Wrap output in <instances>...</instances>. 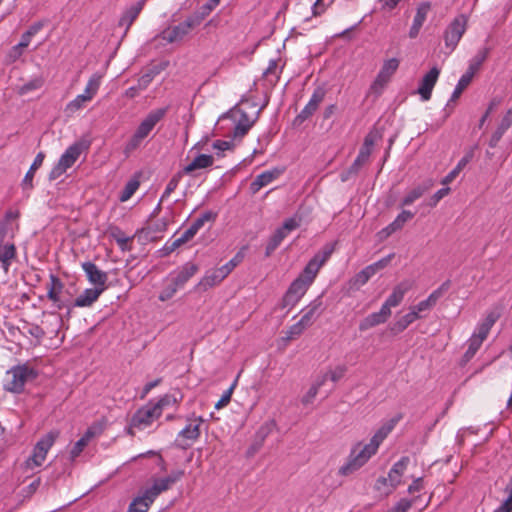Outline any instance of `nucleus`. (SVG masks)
Listing matches in <instances>:
<instances>
[{
  "label": "nucleus",
  "instance_id": "obj_58",
  "mask_svg": "<svg viewBox=\"0 0 512 512\" xmlns=\"http://www.w3.org/2000/svg\"><path fill=\"white\" fill-rule=\"evenodd\" d=\"M217 218V213L213 211H205L202 213L195 221L194 225L197 226L198 229H201L206 222H214Z\"/></svg>",
  "mask_w": 512,
  "mask_h": 512
},
{
  "label": "nucleus",
  "instance_id": "obj_54",
  "mask_svg": "<svg viewBox=\"0 0 512 512\" xmlns=\"http://www.w3.org/2000/svg\"><path fill=\"white\" fill-rule=\"evenodd\" d=\"M176 403L177 399L175 396L166 394L163 397H161L158 401H153V407H155L159 411V414L161 416L165 408L175 406Z\"/></svg>",
  "mask_w": 512,
  "mask_h": 512
},
{
  "label": "nucleus",
  "instance_id": "obj_62",
  "mask_svg": "<svg viewBox=\"0 0 512 512\" xmlns=\"http://www.w3.org/2000/svg\"><path fill=\"white\" fill-rule=\"evenodd\" d=\"M41 478L37 477L34 479L28 486L24 487L21 490V495L23 498H30L40 487Z\"/></svg>",
  "mask_w": 512,
  "mask_h": 512
},
{
  "label": "nucleus",
  "instance_id": "obj_27",
  "mask_svg": "<svg viewBox=\"0 0 512 512\" xmlns=\"http://www.w3.org/2000/svg\"><path fill=\"white\" fill-rule=\"evenodd\" d=\"M103 293V288H87L85 289L74 302H71V310L74 307H90L96 302L99 296Z\"/></svg>",
  "mask_w": 512,
  "mask_h": 512
},
{
  "label": "nucleus",
  "instance_id": "obj_55",
  "mask_svg": "<svg viewBox=\"0 0 512 512\" xmlns=\"http://www.w3.org/2000/svg\"><path fill=\"white\" fill-rule=\"evenodd\" d=\"M144 140H145V138L142 135H140L137 131H135L134 134L131 136V138L126 143V145L124 147V153L126 155H129L134 150H136L138 147H140V145L142 144V142Z\"/></svg>",
  "mask_w": 512,
  "mask_h": 512
},
{
  "label": "nucleus",
  "instance_id": "obj_7",
  "mask_svg": "<svg viewBox=\"0 0 512 512\" xmlns=\"http://www.w3.org/2000/svg\"><path fill=\"white\" fill-rule=\"evenodd\" d=\"M200 24L193 17V15L188 16L183 22L164 29L159 37L167 42V43H176L182 41L194 28L199 26Z\"/></svg>",
  "mask_w": 512,
  "mask_h": 512
},
{
  "label": "nucleus",
  "instance_id": "obj_1",
  "mask_svg": "<svg viewBox=\"0 0 512 512\" xmlns=\"http://www.w3.org/2000/svg\"><path fill=\"white\" fill-rule=\"evenodd\" d=\"M377 451L378 447L371 441L366 444L362 442L354 444L350 450L347 461L339 468L338 474L348 476L356 472L364 466Z\"/></svg>",
  "mask_w": 512,
  "mask_h": 512
},
{
  "label": "nucleus",
  "instance_id": "obj_13",
  "mask_svg": "<svg viewBox=\"0 0 512 512\" xmlns=\"http://www.w3.org/2000/svg\"><path fill=\"white\" fill-rule=\"evenodd\" d=\"M326 96V89L323 86H318L314 89L310 100L296 116L295 122L302 123L310 118L318 109L319 104L324 100Z\"/></svg>",
  "mask_w": 512,
  "mask_h": 512
},
{
  "label": "nucleus",
  "instance_id": "obj_49",
  "mask_svg": "<svg viewBox=\"0 0 512 512\" xmlns=\"http://www.w3.org/2000/svg\"><path fill=\"white\" fill-rule=\"evenodd\" d=\"M467 344L468 348L461 359V365L467 364L475 356L482 345L478 340L471 337L468 339Z\"/></svg>",
  "mask_w": 512,
  "mask_h": 512
},
{
  "label": "nucleus",
  "instance_id": "obj_17",
  "mask_svg": "<svg viewBox=\"0 0 512 512\" xmlns=\"http://www.w3.org/2000/svg\"><path fill=\"white\" fill-rule=\"evenodd\" d=\"M81 267L89 282L95 286L94 288L101 287L103 291L106 289V282L108 280L106 272L100 270L97 265L91 261L83 262Z\"/></svg>",
  "mask_w": 512,
  "mask_h": 512
},
{
  "label": "nucleus",
  "instance_id": "obj_34",
  "mask_svg": "<svg viewBox=\"0 0 512 512\" xmlns=\"http://www.w3.org/2000/svg\"><path fill=\"white\" fill-rule=\"evenodd\" d=\"M428 10H429L428 4H423L420 7H418L416 14L414 16V19H413V24L409 31L410 38H415L418 35L423 23L426 20Z\"/></svg>",
  "mask_w": 512,
  "mask_h": 512
},
{
  "label": "nucleus",
  "instance_id": "obj_20",
  "mask_svg": "<svg viewBox=\"0 0 512 512\" xmlns=\"http://www.w3.org/2000/svg\"><path fill=\"white\" fill-rule=\"evenodd\" d=\"M391 316V310H387L386 306H381L378 312L369 314L359 323L360 331H367L377 325L385 323Z\"/></svg>",
  "mask_w": 512,
  "mask_h": 512
},
{
  "label": "nucleus",
  "instance_id": "obj_38",
  "mask_svg": "<svg viewBox=\"0 0 512 512\" xmlns=\"http://www.w3.org/2000/svg\"><path fill=\"white\" fill-rule=\"evenodd\" d=\"M374 275L375 274L373 273V269L369 266H366L349 280L350 288L358 290L360 287L364 286Z\"/></svg>",
  "mask_w": 512,
  "mask_h": 512
},
{
  "label": "nucleus",
  "instance_id": "obj_60",
  "mask_svg": "<svg viewBox=\"0 0 512 512\" xmlns=\"http://www.w3.org/2000/svg\"><path fill=\"white\" fill-rule=\"evenodd\" d=\"M464 168V161H459L457 165L442 179L441 183L443 185L450 184Z\"/></svg>",
  "mask_w": 512,
  "mask_h": 512
},
{
  "label": "nucleus",
  "instance_id": "obj_14",
  "mask_svg": "<svg viewBox=\"0 0 512 512\" xmlns=\"http://www.w3.org/2000/svg\"><path fill=\"white\" fill-rule=\"evenodd\" d=\"M167 111V107L157 108L150 111L147 116L140 122L136 131L146 139L157 125V123H159L165 117Z\"/></svg>",
  "mask_w": 512,
  "mask_h": 512
},
{
  "label": "nucleus",
  "instance_id": "obj_45",
  "mask_svg": "<svg viewBox=\"0 0 512 512\" xmlns=\"http://www.w3.org/2000/svg\"><path fill=\"white\" fill-rule=\"evenodd\" d=\"M44 27L42 21L33 23L21 36L20 46L28 47L32 38Z\"/></svg>",
  "mask_w": 512,
  "mask_h": 512
},
{
  "label": "nucleus",
  "instance_id": "obj_12",
  "mask_svg": "<svg viewBox=\"0 0 512 512\" xmlns=\"http://www.w3.org/2000/svg\"><path fill=\"white\" fill-rule=\"evenodd\" d=\"M201 419H195L188 423L177 435V446L186 449L200 436Z\"/></svg>",
  "mask_w": 512,
  "mask_h": 512
},
{
  "label": "nucleus",
  "instance_id": "obj_19",
  "mask_svg": "<svg viewBox=\"0 0 512 512\" xmlns=\"http://www.w3.org/2000/svg\"><path fill=\"white\" fill-rule=\"evenodd\" d=\"M433 185L434 183L431 179L425 180L422 183L415 185L413 188L406 192L400 202V205L402 207L412 205L416 200L420 199L424 194H426L433 187Z\"/></svg>",
  "mask_w": 512,
  "mask_h": 512
},
{
  "label": "nucleus",
  "instance_id": "obj_56",
  "mask_svg": "<svg viewBox=\"0 0 512 512\" xmlns=\"http://www.w3.org/2000/svg\"><path fill=\"white\" fill-rule=\"evenodd\" d=\"M182 178V172L176 173L167 183L166 188L161 196V201L167 199L172 192L178 187Z\"/></svg>",
  "mask_w": 512,
  "mask_h": 512
},
{
  "label": "nucleus",
  "instance_id": "obj_59",
  "mask_svg": "<svg viewBox=\"0 0 512 512\" xmlns=\"http://www.w3.org/2000/svg\"><path fill=\"white\" fill-rule=\"evenodd\" d=\"M25 46H20V43L14 45L6 55V61L8 63L16 62L22 55Z\"/></svg>",
  "mask_w": 512,
  "mask_h": 512
},
{
  "label": "nucleus",
  "instance_id": "obj_16",
  "mask_svg": "<svg viewBox=\"0 0 512 512\" xmlns=\"http://www.w3.org/2000/svg\"><path fill=\"white\" fill-rule=\"evenodd\" d=\"M198 269L199 268L195 263L187 262L177 270L171 272L167 279L168 281L173 282L180 289L197 273Z\"/></svg>",
  "mask_w": 512,
  "mask_h": 512
},
{
  "label": "nucleus",
  "instance_id": "obj_39",
  "mask_svg": "<svg viewBox=\"0 0 512 512\" xmlns=\"http://www.w3.org/2000/svg\"><path fill=\"white\" fill-rule=\"evenodd\" d=\"M417 320V315L415 312L409 311L401 318H399L393 325L390 327L391 332L396 335L403 332L410 324Z\"/></svg>",
  "mask_w": 512,
  "mask_h": 512
},
{
  "label": "nucleus",
  "instance_id": "obj_61",
  "mask_svg": "<svg viewBox=\"0 0 512 512\" xmlns=\"http://www.w3.org/2000/svg\"><path fill=\"white\" fill-rule=\"evenodd\" d=\"M507 491V499L495 510V512H512V477L509 485L507 486Z\"/></svg>",
  "mask_w": 512,
  "mask_h": 512
},
{
  "label": "nucleus",
  "instance_id": "obj_31",
  "mask_svg": "<svg viewBox=\"0 0 512 512\" xmlns=\"http://www.w3.org/2000/svg\"><path fill=\"white\" fill-rule=\"evenodd\" d=\"M184 476V470L172 471L170 475L163 478H156L153 480V485L162 493L170 489V487L179 481Z\"/></svg>",
  "mask_w": 512,
  "mask_h": 512
},
{
  "label": "nucleus",
  "instance_id": "obj_37",
  "mask_svg": "<svg viewBox=\"0 0 512 512\" xmlns=\"http://www.w3.org/2000/svg\"><path fill=\"white\" fill-rule=\"evenodd\" d=\"M489 52L490 49L488 47L480 49L477 54L470 60L468 69L465 73L471 77H474L475 73L480 69L484 61L487 59Z\"/></svg>",
  "mask_w": 512,
  "mask_h": 512
},
{
  "label": "nucleus",
  "instance_id": "obj_30",
  "mask_svg": "<svg viewBox=\"0 0 512 512\" xmlns=\"http://www.w3.org/2000/svg\"><path fill=\"white\" fill-rule=\"evenodd\" d=\"M402 415L397 414L387 422H385L372 436L370 441L374 443L378 448L380 444L384 441V439L389 435V433L394 429L396 424L401 420Z\"/></svg>",
  "mask_w": 512,
  "mask_h": 512
},
{
  "label": "nucleus",
  "instance_id": "obj_21",
  "mask_svg": "<svg viewBox=\"0 0 512 512\" xmlns=\"http://www.w3.org/2000/svg\"><path fill=\"white\" fill-rule=\"evenodd\" d=\"M374 142V137L371 134H368L365 137L363 145L358 153V156L356 157L353 164L349 168V172H353L354 174L357 173L360 167L368 161L372 152Z\"/></svg>",
  "mask_w": 512,
  "mask_h": 512
},
{
  "label": "nucleus",
  "instance_id": "obj_48",
  "mask_svg": "<svg viewBox=\"0 0 512 512\" xmlns=\"http://www.w3.org/2000/svg\"><path fill=\"white\" fill-rule=\"evenodd\" d=\"M415 216V213L409 210H402L393 222L390 223L392 230H400L403 226Z\"/></svg>",
  "mask_w": 512,
  "mask_h": 512
},
{
  "label": "nucleus",
  "instance_id": "obj_4",
  "mask_svg": "<svg viewBox=\"0 0 512 512\" xmlns=\"http://www.w3.org/2000/svg\"><path fill=\"white\" fill-rule=\"evenodd\" d=\"M337 241L326 243L320 252L316 253L306 264L301 274L297 277L310 286L314 282L321 267L329 260L336 249Z\"/></svg>",
  "mask_w": 512,
  "mask_h": 512
},
{
  "label": "nucleus",
  "instance_id": "obj_24",
  "mask_svg": "<svg viewBox=\"0 0 512 512\" xmlns=\"http://www.w3.org/2000/svg\"><path fill=\"white\" fill-rule=\"evenodd\" d=\"M322 301L320 297L311 301L305 308L302 309V317L300 321L308 328L316 319L321 315Z\"/></svg>",
  "mask_w": 512,
  "mask_h": 512
},
{
  "label": "nucleus",
  "instance_id": "obj_11",
  "mask_svg": "<svg viewBox=\"0 0 512 512\" xmlns=\"http://www.w3.org/2000/svg\"><path fill=\"white\" fill-rule=\"evenodd\" d=\"M408 457H402L399 461L393 464L392 468L388 473V477H380L376 481V489L380 490L382 486H385L388 482L392 489H395L400 483L401 478L409 464Z\"/></svg>",
  "mask_w": 512,
  "mask_h": 512
},
{
  "label": "nucleus",
  "instance_id": "obj_26",
  "mask_svg": "<svg viewBox=\"0 0 512 512\" xmlns=\"http://www.w3.org/2000/svg\"><path fill=\"white\" fill-rule=\"evenodd\" d=\"M497 319H498L497 313H495V312L488 313L487 316L485 317V319L477 325L475 331L471 335V338H475L476 340H478V342H480L482 344L484 342V340L487 338L491 328L493 327V325L495 324Z\"/></svg>",
  "mask_w": 512,
  "mask_h": 512
},
{
  "label": "nucleus",
  "instance_id": "obj_18",
  "mask_svg": "<svg viewBox=\"0 0 512 512\" xmlns=\"http://www.w3.org/2000/svg\"><path fill=\"white\" fill-rule=\"evenodd\" d=\"M439 75L440 70L437 67H433L421 79L417 93L420 95L422 101L430 100L432 90L438 80Z\"/></svg>",
  "mask_w": 512,
  "mask_h": 512
},
{
  "label": "nucleus",
  "instance_id": "obj_23",
  "mask_svg": "<svg viewBox=\"0 0 512 512\" xmlns=\"http://www.w3.org/2000/svg\"><path fill=\"white\" fill-rule=\"evenodd\" d=\"M412 284L410 281H402L398 285H396L393 288L392 293L388 296L386 301L382 304L383 306H386L387 310H391L392 307L398 306L405 294L411 289Z\"/></svg>",
  "mask_w": 512,
  "mask_h": 512
},
{
  "label": "nucleus",
  "instance_id": "obj_53",
  "mask_svg": "<svg viewBox=\"0 0 512 512\" xmlns=\"http://www.w3.org/2000/svg\"><path fill=\"white\" fill-rule=\"evenodd\" d=\"M44 461L45 459L41 457V455L33 451L32 454L22 464V468L25 471H33L34 469L40 467Z\"/></svg>",
  "mask_w": 512,
  "mask_h": 512
},
{
  "label": "nucleus",
  "instance_id": "obj_50",
  "mask_svg": "<svg viewBox=\"0 0 512 512\" xmlns=\"http://www.w3.org/2000/svg\"><path fill=\"white\" fill-rule=\"evenodd\" d=\"M44 84V79L41 76H37L29 80L27 83L23 84L18 88V93L20 95H26L27 93L40 89Z\"/></svg>",
  "mask_w": 512,
  "mask_h": 512
},
{
  "label": "nucleus",
  "instance_id": "obj_46",
  "mask_svg": "<svg viewBox=\"0 0 512 512\" xmlns=\"http://www.w3.org/2000/svg\"><path fill=\"white\" fill-rule=\"evenodd\" d=\"M450 281L446 280L443 282L436 290H434L428 297L425 299V302L429 307H434L438 300L448 291L450 288Z\"/></svg>",
  "mask_w": 512,
  "mask_h": 512
},
{
  "label": "nucleus",
  "instance_id": "obj_41",
  "mask_svg": "<svg viewBox=\"0 0 512 512\" xmlns=\"http://www.w3.org/2000/svg\"><path fill=\"white\" fill-rule=\"evenodd\" d=\"M392 75L388 72H385L382 68L378 72L376 78L372 82L370 86V90L372 93L376 95H380L385 88V86L389 83L391 80Z\"/></svg>",
  "mask_w": 512,
  "mask_h": 512
},
{
  "label": "nucleus",
  "instance_id": "obj_22",
  "mask_svg": "<svg viewBox=\"0 0 512 512\" xmlns=\"http://www.w3.org/2000/svg\"><path fill=\"white\" fill-rule=\"evenodd\" d=\"M225 278V275L219 267L212 268L205 272L196 287L201 291H207L208 289L219 285Z\"/></svg>",
  "mask_w": 512,
  "mask_h": 512
},
{
  "label": "nucleus",
  "instance_id": "obj_47",
  "mask_svg": "<svg viewBox=\"0 0 512 512\" xmlns=\"http://www.w3.org/2000/svg\"><path fill=\"white\" fill-rule=\"evenodd\" d=\"M89 101L84 95H77L65 106V113L69 116L75 114L77 111L83 109Z\"/></svg>",
  "mask_w": 512,
  "mask_h": 512
},
{
  "label": "nucleus",
  "instance_id": "obj_40",
  "mask_svg": "<svg viewBox=\"0 0 512 512\" xmlns=\"http://www.w3.org/2000/svg\"><path fill=\"white\" fill-rule=\"evenodd\" d=\"M392 75L388 72H385L382 68L378 72L376 78L372 82L370 86V90L372 93L376 95H380L385 88V86L389 83L391 80Z\"/></svg>",
  "mask_w": 512,
  "mask_h": 512
},
{
  "label": "nucleus",
  "instance_id": "obj_9",
  "mask_svg": "<svg viewBox=\"0 0 512 512\" xmlns=\"http://www.w3.org/2000/svg\"><path fill=\"white\" fill-rule=\"evenodd\" d=\"M301 224V218L298 216H293L286 219L283 225L276 229L274 234L270 237L267 246H266V255H270L287 237V235L297 229Z\"/></svg>",
  "mask_w": 512,
  "mask_h": 512
},
{
  "label": "nucleus",
  "instance_id": "obj_2",
  "mask_svg": "<svg viewBox=\"0 0 512 512\" xmlns=\"http://www.w3.org/2000/svg\"><path fill=\"white\" fill-rule=\"evenodd\" d=\"M89 147L90 141L86 139H81L70 145L52 168L49 178L55 180L64 174L67 169L74 165L83 152L88 151Z\"/></svg>",
  "mask_w": 512,
  "mask_h": 512
},
{
  "label": "nucleus",
  "instance_id": "obj_32",
  "mask_svg": "<svg viewBox=\"0 0 512 512\" xmlns=\"http://www.w3.org/2000/svg\"><path fill=\"white\" fill-rule=\"evenodd\" d=\"M58 432L51 431L41 437L37 443L35 444L33 451L37 454L41 455L44 459H46L48 451L53 446L56 438L58 437Z\"/></svg>",
  "mask_w": 512,
  "mask_h": 512
},
{
  "label": "nucleus",
  "instance_id": "obj_3",
  "mask_svg": "<svg viewBox=\"0 0 512 512\" xmlns=\"http://www.w3.org/2000/svg\"><path fill=\"white\" fill-rule=\"evenodd\" d=\"M37 371L26 365H17L6 372L4 389L12 393H21L25 384L37 377Z\"/></svg>",
  "mask_w": 512,
  "mask_h": 512
},
{
  "label": "nucleus",
  "instance_id": "obj_52",
  "mask_svg": "<svg viewBox=\"0 0 512 512\" xmlns=\"http://www.w3.org/2000/svg\"><path fill=\"white\" fill-rule=\"evenodd\" d=\"M139 185H140V183L138 180H136V179L129 180L126 183L124 189L122 190V192L119 196V200L121 202L128 201L133 196V194L138 190Z\"/></svg>",
  "mask_w": 512,
  "mask_h": 512
},
{
  "label": "nucleus",
  "instance_id": "obj_10",
  "mask_svg": "<svg viewBox=\"0 0 512 512\" xmlns=\"http://www.w3.org/2000/svg\"><path fill=\"white\" fill-rule=\"evenodd\" d=\"M161 493L152 484L145 488L129 504L128 512H148L152 503Z\"/></svg>",
  "mask_w": 512,
  "mask_h": 512
},
{
  "label": "nucleus",
  "instance_id": "obj_57",
  "mask_svg": "<svg viewBox=\"0 0 512 512\" xmlns=\"http://www.w3.org/2000/svg\"><path fill=\"white\" fill-rule=\"evenodd\" d=\"M307 327L299 320L297 323L290 326L286 332V340H292L299 337Z\"/></svg>",
  "mask_w": 512,
  "mask_h": 512
},
{
  "label": "nucleus",
  "instance_id": "obj_42",
  "mask_svg": "<svg viewBox=\"0 0 512 512\" xmlns=\"http://www.w3.org/2000/svg\"><path fill=\"white\" fill-rule=\"evenodd\" d=\"M102 76L99 74H93L88 80L84 92L81 95H84L87 100L90 102L94 96L97 94L100 84H101Z\"/></svg>",
  "mask_w": 512,
  "mask_h": 512
},
{
  "label": "nucleus",
  "instance_id": "obj_51",
  "mask_svg": "<svg viewBox=\"0 0 512 512\" xmlns=\"http://www.w3.org/2000/svg\"><path fill=\"white\" fill-rule=\"evenodd\" d=\"M473 77L468 75L467 73H464L460 79L458 80V83L456 84L454 91L451 95V101H454L460 97L462 92L467 88V86L471 83Z\"/></svg>",
  "mask_w": 512,
  "mask_h": 512
},
{
  "label": "nucleus",
  "instance_id": "obj_43",
  "mask_svg": "<svg viewBox=\"0 0 512 512\" xmlns=\"http://www.w3.org/2000/svg\"><path fill=\"white\" fill-rule=\"evenodd\" d=\"M328 380V374H322L320 375L315 382L311 385L307 393L304 395L302 402L304 404H309L313 401V399L316 397L318 390L321 386L325 384V382Z\"/></svg>",
  "mask_w": 512,
  "mask_h": 512
},
{
  "label": "nucleus",
  "instance_id": "obj_36",
  "mask_svg": "<svg viewBox=\"0 0 512 512\" xmlns=\"http://www.w3.org/2000/svg\"><path fill=\"white\" fill-rule=\"evenodd\" d=\"M44 158H45V155L43 152H39L36 155L32 165L30 166V169L28 170V172L24 176V179L22 180L21 185L24 190L32 189V187H33L32 181H33L34 173L43 164Z\"/></svg>",
  "mask_w": 512,
  "mask_h": 512
},
{
  "label": "nucleus",
  "instance_id": "obj_8",
  "mask_svg": "<svg viewBox=\"0 0 512 512\" xmlns=\"http://www.w3.org/2000/svg\"><path fill=\"white\" fill-rule=\"evenodd\" d=\"M468 19L464 14L458 15L448 25L444 33L446 47L453 51L461 40L467 28Z\"/></svg>",
  "mask_w": 512,
  "mask_h": 512
},
{
  "label": "nucleus",
  "instance_id": "obj_35",
  "mask_svg": "<svg viewBox=\"0 0 512 512\" xmlns=\"http://www.w3.org/2000/svg\"><path fill=\"white\" fill-rule=\"evenodd\" d=\"M63 289H55L48 288L47 297L49 300L53 301L55 307L59 310L66 308L67 309V317L71 315V302L69 300H64L62 298Z\"/></svg>",
  "mask_w": 512,
  "mask_h": 512
},
{
  "label": "nucleus",
  "instance_id": "obj_44",
  "mask_svg": "<svg viewBox=\"0 0 512 512\" xmlns=\"http://www.w3.org/2000/svg\"><path fill=\"white\" fill-rule=\"evenodd\" d=\"M217 0H208L192 15L199 24L218 6Z\"/></svg>",
  "mask_w": 512,
  "mask_h": 512
},
{
  "label": "nucleus",
  "instance_id": "obj_25",
  "mask_svg": "<svg viewBox=\"0 0 512 512\" xmlns=\"http://www.w3.org/2000/svg\"><path fill=\"white\" fill-rule=\"evenodd\" d=\"M259 112H260V110H258L256 112L255 116L252 118V117L248 116V114L245 111L238 109L236 111V113L239 114V117L237 119V122H236V125L234 128V136L235 137H243L244 135H246L247 132L250 130V128L256 122Z\"/></svg>",
  "mask_w": 512,
  "mask_h": 512
},
{
  "label": "nucleus",
  "instance_id": "obj_15",
  "mask_svg": "<svg viewBox=\"0 0 512 512\" xmlns=\"http://www.w3.org/2000/svg\"><path fill=\"white\" fill-rule=\"evenodd\" d=\"M310 285L304 282L300 278H296L288 287L284 297H283V305L286 306H295L301 298L306 294Z\"/></svg>",
  "mask_w": 512,
  "mask_h": 512
},
{
  "label": "nucleus",
  "instance_id": "obj_28",
  "mask_svg": "<svg viewBox=\"0 0 512 512\" xmlns=\"http://www.w3.org/2000/svg\"><path fill=\"white\" fill-rule=\"evenodd\" d=\"M281 174V170L279 169H272V170H266L259 175L256 176V178L253 180V182L250 184V190L253 194L257 193L261 188L269 185L272 183L275 179H277Z\"/></svg>",
  "mask_w": 512,
  "mask_h": 512
},
{
  "label": "nucleus",
  "instance_id": "obj_33",
  "mask_svg": "<svg viewBox=\"0 0 512 512\" xmlns=\"http://www.w3.org/2000/svg\"><path fill=\"white\" fill-rule=\"evenodd\" d=\"M214 158L211 155L200 154L191 163L183 168L182 173L190 174L198 169H205L212 166Z\"/></svg>",
  "mask_w": 512,
  "mask_h": 512
},
{
  "label": "nucleus",
  "instance_id": "obj_64",
  "mask_svg": "<svg viewBox=\"0 0 512 512\" xmlns=\"http://www.w3.org/2000/svg\"><path fill=\"white\" fill-rule=\"evenodd\" d=\"M169 282L170 283L159 294L160 301H167L171 299L179 289L173 282Z\"/></svg>",
  "mask_w": 512,
  "mask_h": 512
},
{
  "label": "nucleus",
  "instance_id": "obj_6",
  "mask_svg": "<svg viewBox=\"0 0 512 512\" xmlns=\"http://www.w3.org/2000/svg\"><path fill=\"white\" fill-rule=\"evenodd\" d=\"M159 417V411L153 407V401H149L133 414L127 428V433L134 436L136 431L149 428Z\"/></svg>",
  "mask_w": 512,
  "mask_h": 512
},
{
  "label": "nucleus",
  "instance_id": "obj_63",
  "mask_svg": "<svg viewBox=\"0 0 512 512\" xmlns=\"http://www.w3.org/2000/svg\"><path fill=\"white\" fill-rule=\"evenodd\" d=\"M450 193L449 187H444L436 191L427 202V205L430 207H435L441 199L447 196Z\"/></svg>",
  "mask_w": 512,
  "mask_h": 512
},
{
  "label": "nucleus",
  "instance_id": "obj_5",
  "mask_svg": "<svg viewBox=\"0 0 512 512\" xmlns=\"http://www.w3.org/2000/svg\"><path fill=\"white\" fill-rule=\"evenodd\" d=\"M13 238L14 232L8 223H0V264L5 273L9 272L12 262L17 258V249Z\"/></svg>",
  "mask_w": 512,
  "mask_h": 512
},
{
  "label": "nucleus",
  "instance_id": "obj_29",
  "mask_svg": "<svg viewBox=\"0 0 512 512\" xmlns=\"http://www.w3.org/2000/svg\"><path fill=\"white\" fill-rule=\"evenodd\" d=\"M141 4L142 3H135L130 7H127L119 18L118 26L123 27L125 29V33H127L133 22L138 18L139 14L143 10L141 8Z\"/></svg>",
  "mask_w": 512,
  "mask_h": 512
}]
</instances>
